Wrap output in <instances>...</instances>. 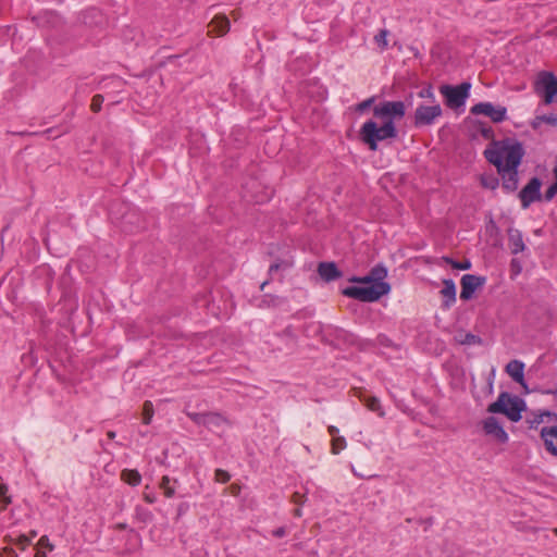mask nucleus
<instances>
[{
    "instance_id": "f257e3e1",
    "label": "nucleus",
    "mask_w": 557,
    "mask_h": 557,
    "mask_svg": "<svg viewBox=\"0 0 557 557\" xmlns=\"http://www.w3.org/2000/svg\"><path fill=\"white\" fill-rule=\"evenodd\" d=\"M376 97L372 96L356 104L355 111L363 113L373 107V116L381 121L379 125L373 119L366 121L359 129V139L371 151H376L379 143L393 140L398 137L396 122L406 115V104L400 100H383L374 104Z\"/></svg>"
},
{
    "instance_id": "f03ea898",
    "label": "nucleus",
    "mask_w": 557,
    "mask_h": 557,
    "mask_svg": "<svg viewBox=\"0 0 557 557\" xmlns=\"http://www.w3.org/2000/svg\"><path fill=\"white\" fill-rule=\"evenodd\" d=\"M483 154L496 168L503 190L507 194L515 193L519 186V166L525 154L522 143L510 137L493 140Z\"/></svg>"
},
{
    "instance_id": "7ed1b4c3",
    "label": "nucleus",
    "mask_w": 557,
    "mask_h": 557,
    "mask_svg": "<svg viewBox=\"0 0 557 557\" xmlns=\"http://www.w3.org/2000/svg\"><path fill=\"white\" fill-rule=\"evenodd\" d=\"M369 274L374 281V284L371 286H347L342 290L343 295L362 302H375L391 292V284L384 281L387 276L385 265L382 263L374 265Z\"/></svg>"
},
{
    "instance_id": "20e7f679",
    "label": "nucleus",
    "mask_w": 557,
    "mask_h": 557,
    "mask_svg": "<svg viewBox=\"0 0 557 557\" xmlns=\"http://www.w3.org/2000/svg\"><path fill=\"white\" fill-rule=\"evenodd\" d=\"M487 412L492 414H504L512 422H519L522 412L527 410L524 399L508 392L499 393L497 399L487 406Z\"/></svg>"
},
{
    "instance_id": "39448f33",
    "label": "nucleus",
    "mask_w": 557,
    "mask_h": 557,
    "mask_svg": "<svg viewBox=\"0 0 557 557\" xmlns=\"http://www.w3.org/2000/svg\"><path fill=\"white\" fill-rule=\"evenodd\" d=\"M471 83L462 82L459 85L444 84L440 87V92L444 97L445 104L451 110L463 108L470 96Z\"/></svg>"
},
{
    "instance_id": "423d86ee",
    "label": "nucleus",
    "mask_w": 557,
    "mask_h": 557,
    "mask_svg": "<svg viewBox=\"0 0 557 557\" xmlns=\"http://www.w3.org/2000/svg\"><path fill=\"white\" fill-rule=\"evenodd\" d=\"M534 92L544 104L557 102V77L553 72L541 71L534 81Z\"/></svg>"
},
{
    "instance_id": "0eeeda50",
    "label": "nucleus",
    "mask_w": 557,
    "mask_h": 557,
    "mask_svg": "<svg viewBox=\"0 0 557 557\" xmlns=\"http://www.w3.org/2000/svg\"><path fill=\"white\" fill-rule=\"evenodd\" d=\"M542 181L537 176H533L521 188L518 198L521 202L522 209H528L532 203L542 201L541 194Z\"/></svg>"
},
{
    "instance_id": "6e6552de",
    "label": "nucleus",
    "mask_w": 557,
    "mask_h": 557,
    "mask_svg": "<svg viewBox=\"0 0 557 557\" xmlns=\"http://www.w3.org/2000/svg\"><path fill=\"white\" fill-rule=\"evenodd\" d=\"M470 113L473 115H485L494 123H502L507 120V108L495 106L492 102H479L471 107Z\"/></svg>"
},
{
    "instance_id": "1a4fd4ad",
    "label": "nucleus",
    "mask_w": 557,
    "mask_h": 557,
    "mask_svg": "<svg viewBox=\"0 0 557 557\" xmlns=\"http://www.w3.org/2000/svg\"><path fill=\"white\" fill-rule=\"evenodd\" d=\"M442 113L443 111L438 103L434 106L420 104L414 111V126L421 127L432 125L434 121L442 115Z\"/></svg>"
},
{
    "instance_id": "9d476101",
    "label": "nucleus",
    "mask_w": 557,
    "mask_h": 557,
    "mask_svg": "<svg viewBox=\"0 0 557 557\" xmlns=\"http://www.w3.org/2000/svg\"><path fill=\"white\" fill-rule=\"evenodd\" d=\"M486 282L485 276L475 274H465L460 280L461 292L460 299L468 301L473 298L478 288L482 287Z\"/></svg>"
},
{
    "instance_id": "9b49d317",
    "label": "nucleus",
    "mask_w": 557,
    "mask_h": 557,
    "mask_svg": "<svg viewBox=\"0 0 557 557\" xmlns=\"http://www.w3.org/2000/svg\"><path fill=\"white\" fill-rule=\"evenodd\" d=\"M482 429L486 435L494 437L500 444H505L509 440L507 432L494 416H490L482 421Z\"/></svg>"
},
{
    "instance_id": "f8f14e48",
    "label": "nucleus",
    "mask_w": 557,
    "mask_h": 557,
    "mask_svg": "<svg viewBox=\"0 0 557 557\" xmlns=\"http://www.w3.org/2000/svg\"><path fill=\"white\" fill-rule=\"evenodd\" d=\"M318 274L320 277L330 283L343 276L342 271L333 261H323L318 264Z\"/></svg>"
},
{
    "instance_id": "ddd939ff",
    "label": "nucleus",
    "mask_w": 557,
    "mask_h": 557,
    "mask_svg": "<svg viewBox=\"0 0 557 557\" xmlns=\"http://www.w3.org/2000/svg\"><path fill=\"white\" fill-rule=\"evenodd\" d=\"M441 295L443 296L442 308L450 309L456 302V284L451 278L443 280V288L441 289Z\"/></svg>"
},
{
    "instance_id": "4468645a",
    "label": "nucleus",
    "mask_w": 557,
    "mask_h": 557,
    "mask_svg": "<svg viewBox=\"0 0 557 557\" xmlns=\"http://www.w3.org/2000/svg\"><path fill=\"white\" fill-rule=\"evenodd\" d=\"M541 438L545 449L553 456H557V425L542 428Z\"/></svg>"
},
{
    "instance_id": "2eb2a0df",
    "label": "nucleus",
    "mask_w": 557,
    "mask_h": 557,
    "mask_svg": "<svg viewBox=\"0 0 557 557\" xmlns=\"http://www.w3.org/2000/svg\"><path fill=\"white\" fill-rule=\"evenodd\" d=\"M506 372L509 376L521 386H523L527 391V384L524 383V363L520 360H511L506 366Z\"/></svg>"
},
{
    "instance_id": "dca6fc26",
    "label": "nucleus",
    "mask_w": 557,
    "mask_h": 557,
    "mask_svg": "<svg viewBox=\"0 0 557 557\" xmlns=\"http://www.w3.org/2000/svg\"><path fill=\"white\" fill-rule=\"evenodd\" d=\"M230 20L225 14L218 13L211 18V35L224 36L230 30Z\"/></svg>"
},
{
    "instance_id": "f3484780",
    "label": "nucleus",
    "mask_w": 557,
    "mask_h": 557,
    "mask_svg": "<svg viewBox=\"0 0 557 557\" xmlns=\"http://www.w3.org/2000/svg\"><path fill=\"white\" fill-rule=\"evenodd\" d=\"M508 245L512 255H518L525 249L521 231L517 228L508 230Z\"/></svg>"
},
{
    "instance_id": "a211bd4d",
    "label": "nucleus",
    "mask_w": 557,
    "mask_h": 557,
    "mask_svg": "<svg viewBox=\"0 0 557 557\" xmlns=\"http://www.w3.org/2000/svg\"><path fill=\"white\" fill-rule=\"evenodd\" d=\"M258 302L256 306L258 308H275L280 307L281 305L285 304V299L283 297L271 295V294H264L260 299L257 300Z\"/></svg>"
},
{
    "instance_id": "6ab92c4d",
    "label": "nucleus",
    "mask_w": 557,
    "mask_h": 557,
    "mask_svg": "<svg viewBox=\"0 0 557 557\" xmlns=\"http://www.w3.org/2000/svg\"><path fill=\"white\" fill-rule=\"evenodd\" d=\"M121 479L131 486H137L141 482L140 473L135 469H124Z\"/></svg>"
},
{
    "instance_id": "aec40b11",
    "label": "nucleus",
    "mask_w": 557,
    "mask_h": 557,
    "mask_svg": "<svg viewBox=\"0 0 557 557\" xmlns=\"http://www.w3.org/2000/svg\"><path fill=\"white\" fill-rule=\"evenodd\" d=\"M480 184L482 187L491 190H495L498 188L500 184V180L498 176L494 174H482L480 176Z\"/></svg>"
},
{
    "instance_id": "412c9836",
    "label": "nucleus",
    "mask_w": 557,
    "mask_h": 557,
    "mask_svg": "<svg viewBox=\"0 0 557 557\" xmlns=\"http://www.w3.org/2000/svg\"><path fill=\"white\" fill-rule=\"evenodd\" d=\"M210 421H211V428L212 426H215L218 429H221V432H216V434L221 435L222 433L225 432V430L227 428H230V423L228 421L223 418L220 413H213L211 412V418H210ZM211 432H213V430L211 429Z\"/></svg>"
},
{
    "instance_id": "4be33fe9",
    "label": "nucleus",
    "mask_w": 557,
    "mask_h": 557,
    "mask_svg": "<svg viewBox=\"0 0 557 557\" xmlns=\"http://www.w3.org/2000/svg\"><path fill=\"white\" fill-rule=\"evenodd\" d=\"M8 485L0 478V513L11 504Z\"/></svg>"
},
{
    "instance_id": "5701e85b",
    "label": "nucleus",
    "mask_w": 557,
    "mask_h": 557,
    "mask_svg": "<svg viewBox=\"0 0 557 557\" xmlns=\"http://www.w3.org/2000/svg\"><path fill=\"white\" fill-rule=\"evenodd\" d=\"M364 405H366V407L369 410H371L373 412H376L379 417H384L385 416V412H384V410L382 409V406H381V401L375 396L367 397L364 399Z\"/></svg>"
},
{
    "instance_id": "b1692460",
    "label": "nucleus",
    "mask_w": 557,
    "mask_h": 557,
    "mask_svg": "<svg viewBox=\"0 0 557 557\" xmlns=\"http://www.w3.org/2000/svg\"><path fill=\"white\" fill-rule=\"evenodd\" d=\"M176 481H174L172 483V480L170 479V476L168 475H164L161 480V483H160V487L161 490L163 491V494L165 497L168 498H172L174 497L175 495V487H174V483Z\"/></svg>"
},
{
    "instance_id": "393cba45",
    "label": "nucleus",
    "mask_w": 557,
    "mask_h": 557,
    "mask_svg": "<svg viewBox=\"0 0 557 557\" xmlns=\"http://www.w3.org/2000/svg\"><path fill=\"white\" fill-rule=\"evenodd\" d=\"M443 260L450 264L453 269L455 270H469L472 267V263L470 260L466 259L463 261H456L451 259L450 257H443Z\"/></svg>"
},
{
    "instance_id": "a878e982",
    "label": "nucleus",
    "mask_w": 557,
    "mask_h": 557,
    "mask_svg": "<svg viewBox=\"0 0 557 557\" xmlns=\"http://www.w3.org/2000/svg\"><path fill=\"white\" fill-rule=\"evenodd\" d=\"M557 195V177H555V181L547 187L544 195H542V200L549 202L552 201Z\"/></svg>"
},
{
    "instance_id": "bb28decb",
    "label": "nucleus",
    "mask_w": 557,
    "mask_h": 557,
    "mask_svg": "<svg viewBox=\"0 0 557 557\" xmlns=\"http://www.w3.org/2000/svg\"><path fill=\"white\" fill-rule=\"evenodd\" d=\"M143 422L145 424H150L151 422V419L153 417V406H152V403L147 400L145 401L144 404V410H143Z\"/></svg>"
},
{
    "instance_id": "cd10ccee",
    "label": "nucleus",
    "mask_w": 557,
    "mask_h": 557,
    "mask_svg": "<svg viewBox=\"0 0 557 557\" xmlns=\"http://www.w3.org/2000/svg\"><path fill=\"white\" fill-rule=\"evenodd\" d=\"M346 447V440L343 436L332 438V454L337 455Z\"/></svg>"
},
{
    "instance_id": "c85d7f7f",
    "label": "nucleus",
    "mask_w": 557,
    "mask_h": 557,
    "mask_svg": "<svg viewBox=\"0 0 557 557\" xmlns=\"http://www.w3.org/2000/svg\"><path fill=\"white\" fill-rule=\"evenodd\" d=\"M460 343L462 345H481L482 338L473 333H466L463 338L460 339Z\"/></svg>"
},
{
    "instance_id": "c756f323",
    "label": "nucleus",
    "mask_w": 557,
    "mask_h": 557,
    "mask_svg": "<svg viewBox=\"0 0 557 557\" xmlns=\"http://www.w3.org/2000/svg\"><path fill=\"white\" fill-rule=\"evenodd\" d=\"M543 421H544V417H543L541 410H539L536 412H532V417L528 418V420H527L530 429H536L541 423H543Z\"/></svg>"
},
{
    "instance_id": "7c9ffc66",
    "label": "nucleus",
    "mask_w": 557,
    "mask_h": 557,
    "mask_svg": "<svg viewBox=\"0 0 557 557\" xmlns=\"http://www.w3.org/2000/svg\"><path fill=\"white\" fill-rule=\"evenodd\" d=\"M288 268L289 263L287 261H276L269 267L268 273L270 276H273L278 270H286Z\"/></svg>"
},
{
    "instance_id": "2f4dec72",
    "label": "nucleus",
    "mask_w": 557,
    "mask_h": 557,
    "mask_svg": "<svg viewBox=\"0 0 557 557\" xmlns=\"http://www.w3.org/2000/svg\"><path fill=\"white\" fill-rule=\"evenodd\" d=\"M387 35L388 32L386 29H381L377 35H375L374 39L379 47L385 49L387 47Z\"/></svg>"
},
{
    "instance_id": "473e14b6",
    "label": "nucleus",
    "mask_w": 557,
    "mask_h": 557,
    "mask_svg": "<svg viewBox=\"0 0 557 557\" xmlns=\"http://www.w3.org/2000/svg\"><path fill=\"white\" fill-rule=\"evenodd\" d=\"M231 479V474L223 470V469H216L214 472V480L219 483H226Z\"/></svg>"
},
{
    "instance_id": "72a5a7b5",
    "label": "nucleus",
    "mask_w": 557,
    "mask_h": 557,
    "mask_svg": "<svg viewBox=\"0 0 557 557\" xmlns=\"http://www.w3.org/2000/svg\"><path fill=\"white\" fill-rule=\"evenodd\" d=\"M37 547L41 548V549H47L49 552H52L54 549V545L50 542L49 537L47 535H42L38 543H37Z\"/></svg>"
},
{
    "instance_id": "f704fd0d",
    "label": "nucleus",
    "mask_w": 557,
    "mask_h": 557,
    "mask_svg": "<svg viewBox=\"0 0 557 557\" xmlns=\"http://www.w3.org/2000/svg\"><path fill=\"white\" fill-rule=\"evenodd\" d=\"M103 102V96L102 95H95L91 100L90 108L94 112H99L101 110V106Z\"/></svg>"
},
{
    "instance_id": "c9c22d12",
    "label": "nucleus",
    "mask_w": 557,
    "mask_h": 557,
    "mask_svg": "<svg viewBox=\"0 0 557 557\" xmlns=\"http://www.w3.org/2000/svg\"><path fill=\"white\" fill-rule=\"evenodd\" d=\"M480 134L485 139H491L492 141L495 140L494 139V131H493V128L491 126L482 124L481 127H480Z\"/></svg>"
},
{
    "instance_id": "e433bc0d",
    "label": "nucleus",
    "mask_w": 557,
    "mask_h": 557,
    "mask_svg": "<svg viewBox=\"0 0 557 557\" xmlns=\"http://www.w3.org/2000/svg\"><path fill=\"white\" fill-rule=\"evenodd\" d=\"M522 271L521 261L517 258H512L510 261V272L512 275H518Z\"/></svg>"
},
{
    "instance_id": "4c0bfd02",
    "label": "nucleus",
    "mask_w": 557,
    "mask_h": 557,
    "mask_svg": "<svg viewBox=\"0 0 557 557\" xmlns=\"http://www.w3.org/2000/svg\"><path fill=\"white\" fill-rule=\"evenodd\" d=\"M539 120H542L552 126H557V113L539 115Z\"/></svg>"
},
{
    "instance_id": "58836bf2",
    "label": "nucleus",
    "mask_w": 557,
    "mask_h": 557,
    "mask_svg": "<svg viewBox=\"0 0 557 557\" xmlns=\"http://www.w3.org/2000/svg\"><path fill=\"white\" fill-rule=\"evenodd\" d=\"M418 95H419L420 98L434 99V92H433V88H432L431 85L425 87V88H423V89H421Z\"/></svg>"
},
{
    "instance_id": "ea45409f",
    "label": "nucleus",
    "mask_w": 557,
    "mask_h": 557,
    "mask_svg": "<svg viewBox=\"0 0 557 557\" xmlns=\"http://www.w3.org/2000/svg\"><path fill=\"white\" fill-rule=\"evenodd\" d=\"M305 500H306L305 495L300 494L299 492H295L292 495V502L297 505H302L305 503Z\"/></svg>"
},
{
    "instance_id": "a19ab883",
    "label": "nucleus",
    "mask_w": 557,
    "mask_h": 557,
    "mask_svg": "<svg viewBox=\"0 0 557 557\" xmlns=\"http://www.w3.org/2000/svg\"><path fill=\"white\" fill-rule=\"evenodd\" d=\"M286 529L284 527H280L275 530L272 531V535L274 537H277V539H281V537H284L286 535Z\"/></svg>"
},
{
    "instance_id": "79ce46f5",
    "label": "nucleus",
    "mask_w": 557,
    "mask_h": 557,
    "mask_svg": "<svg viewBox=\"0 0 557 557\" xmlns=\"http://www.w3.org/2000/svg\"><path fill=\"white\" fill-rule=\"evenodd\" d=\"M136 513L143 521H146L148 518H150V512L139 507L136 508Z\"/></svg>"
},
{
    "instance_id": "37998d69",
    "label": "nucleus",
    "mask_w": 557,
    "mask_h": 557,
    "mask_svg": "<svg viewBox=\"0 0 557 557\" xmlns=\"http://www.w3.org/2000/svg\"><path fill=\"white\" fill-rule=\"evenodd\" d=\"M377 341L381 345L385 347H389L392 345V341L385 335H379Z\"/></svg>"
},
{
    "instance_id": "c03bdc74",
    "label": "nucleus",
    "mask_w": 557,
    "mask_h": 557,
    "mask_svg": "<svg viewBox=\"0 0 557 557\" xmlns=\"http://www.w3.org/2000/svg\"><path fill=\"white\" fill-rule=\"evenodd\" d=\"M360 281H361V284L364 286H371L372 284H374V281L372 280V277L369 273L364 276H361Z\"/></svg>"
},
{
    "instance_id": "a18cd8bd",
    "label": "nucleus",
    "mask_w": 557,
    "mask_h": 557,
    "mask_svg": "<svg viewBox=\"0 0 557 557\" xmlns=\"http://www.w3.org/2000/svg\"><path fill=\"white\" fill-rule=\"evenodd\" d=\"M541 411H542L543 417H547L549 419L557 421V413L549 411V410H541Z\"/></svg>"
},
{
    "instance_id": "49530a36",
    "label": "nucleus",
    "mask_w": 557,
    "mask_h": 557,
    "mask_svg": "<svg viewBox=\"0 0 557 557\" xmlns=\"http://www.w3.org/2000/svg\"><path fill=\"white\" fill-rule=\"evenodd\" d=\"M144 498H145V500H146L147 503H149V504H153V503L156 502V499H157V498H156V495H154V494H152V493H145V494H144Z\"/></svg>"
},
{
    "instance_id": "de8ad7c7",
    "label": "nucleus",
    "mask_w": 557,
    "mask_h": 557,
    "mask_svg": "<svg viewBox=\"0 0 557 557\" xmlns=\"http://www.w3.org/2000/svg\"><path fill=\"white\" fill-rule=\"evenodd\" d=\"M540 393L545 395H555L557 396V387L548 388V389H537Z\"/></svg>"
},
{
    "instance_id": "09e8293b",
    "label": "nucleus",
    "mask_w": 557,
    "mask_h": 557,
    "mask_svg": "<svg viewBox=\"0 0 557 557\" xmlns=\"http://www.w3.org/2000/svg\"><path fill=\"white\" fill-rule=\"evenodd\" d=\"M543 123H545V122L542 121V120H539V115H537V116H535V119L531 123V126H532L533 129H537L541 126V124H543Z\"/></svg>"
},
{
    "instance_id": "8fccbe9b",
    "label": "nucleus",
    "mask_w": 557,
    "mask_h": 557,
    "mask_svg": "<svg viewBox=\"0 0 557 557\" xmlns=\"http://www.w3.org/2000/svg\"><path fill=\"white\" fill-rule=\"evenodd\" d=\"M327 430H329L330 435H332L333 438L338 437L337 434L339 431L336 426L330 425Z\"/></svg>"
},
{
    "instance_id": "3c124183",
    "label": "nucleus",
    "mask_w": 557,
    "mask_h": 557,
    "mask_svg": "<svg viewBox=\"0 0 557 557\" xmlns=\"http://www.w3.org/2000/svg\"><path fill=\"white\" fill-rule=\"evenodd\" d=\"M230 490H231L232 495H234V496L238 495V493L240 491L239 486L236 484H232L230 486Z\"/></svg>"
},
{
    "instance_id": "603ef678",
    "label": "nucleus",
    "mask_w": 557,
    "mask_h": 557,
    "mask_svg": "<svg viewBox=\"0 0 557 557\" xmlns=\"http://www.w3.org/2000/svg\"><path fill=\"white\" fill-rule=\"evenodd\" d=\"M35 557H47V553L45 549L37 547Z\"/></svg>"
},
{
    "instance_id": "864d4df0",
    "label": "nucleus",
    "mask_w": 557,
    "mask_h": 557,
    "mask_svg": "<svg viewBox=\"0 0 557 557\" xmlns=\"http://www.w3.org/2000/svg\"><path fill=\"white\" fill-rule=\"evenodd\" d=\"M360 280H361V276H356V275H354V276H351V277L349 278V282H351V283H357V284H361V281H360Z\"/></svg>"
},
{
    "instance_id": "5fc2aeb1",
    "label": "nucleus",
    "mask_w": 557,
    "mask_h": 557,
    "mask_svg": "<svg viewBox=\"0 0 557 557\" xmlns=\"http://www.w3.org/2000/svg\"><path fill=\"white\" fill-rule=\"evenodd\" d=\"M293 513H294L295 517H298V518L302 516V511H301V509L299 507L295 508Z\"/></svg>"
},
{
    "instance_id": "6e6d98bb",
    "label": "nucleus",
    "mask_w": 557,
    "mask_h": 557,
    "mask_svg": "<svg viewBox=\"0 0 557 557\" xmlns=\"http://www.w3.org/2000/svg\"><path fill=\"white\" fill-rule=\"evenodd\" d=\"M107 435H108V437H109L110 440H114V438H115V436H116V433H115L114 431H108Z\"/></svg>"
},
{
    "instance_id": "4d7b16f0",
    "label": "nucleus",
    "mask_w": 557,
    "mask_h": 557,
    "mask_svg": "<svg viewBox=\"0 0 557 557\" xmlns=\"http://www.w3.org/2000/svg\"><path fill=\"white\" fill-rule=\"evenodd\" d=\"M268 283H269L268 281H264V282L260 285V290H263V289H264V286H265Z\"/></svg>"
},
{
    "instance_id": "13d9d810",
    "label": "nucleus",
    "mask_w": 557,
    "mask_h": 557,
    "mask_svg": "<svg viewBox=\"0 0 557 557\" xmlns=\"http://www.w3.org/2000/svg\"><path fill=\"white\" fill-rule=\"evenodd\" d=\"M554 177H557V165L553 169Z\"/></svg>"
},
{
    "instance_id": "bf43d9fd",
    "label": "nucleus",
    "mask_w": 557,
    "mask_h": 557,
    "mask_svg": "<svg viewBox=\"0 0 557 557\" xmlns=\"http://www.w3.org/2000/svg\"><path fill=\"white\" fill-rule=\"evenodd\" d=\"M36 535H37V533H36L35 531H34V532H32V536H33V537H34V536H36Z\"/></svg>"
},
{
    "instance_id": "052dcab7",
    "label": "nucleus",
    "mask_w": 557,
    "mask_h": 557,
    "mask_svg": "<svg viewBox=\"0 0 557 557\" xmlns=\"http://www.w3.org/2000/svg\"><path fill=\"white\" fill-rule=\"evenodd\" d=\"M13 557H16V556H13Z\"/></svg>"
}]
</instances>
